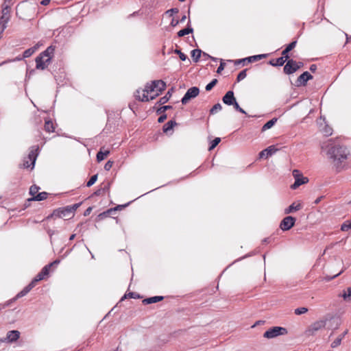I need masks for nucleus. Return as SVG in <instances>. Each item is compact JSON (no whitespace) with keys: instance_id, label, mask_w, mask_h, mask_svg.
I'll use <instances>...</instances> for the list:
<instances>
[{"instance_id":"nucleus-1","label":"nucleus","mask_w":351,"mask_h":351,"mask_svg":"<svg viewBox=\"0 0 351 351\" xmlns=\"http://www.w3.org/2000/svg\"><path fill=\"white\" fill-rule=\"evenodd\" d=\"M327 154L339 171L342 168V164L347 160L349 152L346 147L335 145L329 148Z\"/></svg>"},{"instance_id":"nucleus-2","label":"nucleus","mask_w":351,"mask_h":351,"mask_svg":"<svg viewBox=\"0 0 351 351\" xmlns=\"http://www.w3.org/2000/svg\"><path fill=\"white\" fill-rule=\"evenodd\" d=\"M297 40H293L290 43L286 48L282 51V56L276 58L272 59L269 62V64L273 66H281L284 65V64L289 59V52L291 51L293 49H294L296 46Z\"/></svg>"},{"instance_id":"nucleus-3","label":"nucleus","mask_w":351,"mask_h":351,"mask_svg":"<svg viewBox=\"0 0 351 351\" xmlns=\"http://www.w3.org/2000/svg\"><path fill=\"white\" fill-rule=\"evenodd\" d=\"M8 0H4L2 5L1 16L0 17V29L4 31L7 27V23L10 19V6L6 4Z\"/></svg>"},{"instance_id":"nucleus-4","label":"nucleus","mask_w":351,"mask_h":351,"mask_svg":"<svg viewBox=\"0 0 351 351\" xmlns=\"http://www.w3.org/2000/svg\"><path fill=\"white\" fill-rule=\"evenodd\" d=\"M38 147H32L31 150L28 154L27 159H24L23 164L21 165L20 167L25 169H27L31 167V168L33 169L35 165L36 160L38 156Z\"/></svg>"},{"instance_id":"nucleus-5","label":"nucleus","mask_w":351,"mask_h":351,"mask_svg":"<svg viewBox=\"0 0 351 351\" xmlns=\"http://www.w3.org/2000/svg\"><path fill=\"white\" fill-rule=\"evenodd\" d=\"M286 334H287V328L281 326H274L265 331L263 337L267 339H272Z\"/></svg>"},{"instance_id":"nucleus-6","label":"nucleus","mask_w":351,"mask_h":351,"mask_svg":"<svg viewBox=\"0 0 351 351\" xmlns=\"http://www.w3.org/2000/svg\"><path fill=\"white\" fill-rule=\"evenodd\" d=\"M326 321L327 319H321L313 322L306 330L305 334L308 336L315 335L317 331L326 326Z\"/></svg>"},{"instance_id":"nucleus-7","label":"nucleus","mask_w":351,"mask_h":351,"mask_svg":"<svg viewBox=\"0 0 351 351\" xmlns=\"http://www.w3.org/2000/svg\"><path fill=\"white\" fill-rule=\"evenodd\" d=\"M293 176L295 178V182L291 186L292 189H296L300 185L307 183L308 182V178L304 177L300 173L299 170L294 169L293 171Z\"/></svg>"},{"instance_id":"nucleus-8","label":"nucleus","mask_w":351,"mask_h":351,"mask_svg":"<svg viewBox=\"0 0 351 351\" xmlns=\"http://www.w3.org/2000/svg\"><path fill=\"white\" fill-rule=\"evenodd\" d=\"M199 93V89L196 86H193L189 88L184 95V97L181 99V102L182 104H186L189 100L196 97Z\"/></svg>"},{"instance_id":"nucleus-9","label":"nucleus","mask_w":351,"mask_h":351,"mask_svg":"<svg viewBox=\"0 0 351 351\" xmlns=\"http://www.w3.org/2000/svg\"><path fill=\"white\" fill-rule=\"evenodd\" d=\"M53 216L58 217L59 218L70 219L73 216V215L71 212V210L67 206L66 207L60 208L53 210V213L51 214V217Z\"/></svg>"},{"instance_id":"nucleus-10","label":"nucleus","mask_w":351,"mask_h":351,"mask_svg":"<svg viewBox=\"0 0 351 351\" xmlns=\"http://www.w3.org/2000/svg\"><path fill=\"white\" fill-rule=\"evenodd\" d=\"M296 219L292 216L285 217L280 223V228L283 231L290 230L294 226Z\"/></svg>"},{"instance_id":"nucleus-11","label":"nucleus","mask_w":351,"mask_h":351,"mask_svg":"<svg viewBox=\"0 0 351 351\" xmlns=\"http://www.w3.org/2000/svg\"><path fill=\"white\" fill-rule=\"evenodd\" d=\"M313 79V75H311L308 71H305L302 73L296 80L295 85L296 86H305L306 82Z\"/></svg>"},{"instance_id":"nucleus-12","label":"nucleus","mask_w":351,"mask_h":351,"mask_svg":"<svg viewBox=\"0 0 351 351\" xmlns=\"http://www.w3.org/2000/svg\"><path fill=\"white\" fill-rule=\"evenodd\" d=\"M287 63L283 68V71L287 75H291L297 71V68L295 67V60L293 59L288 60L286 61Z\"/></svg>"},{"instance_id":"nucleus-13","label":"nucleus","mask_w":351,"mask_h":351,"mask_svg":"<svg viewBox=\"0 0 351 351\" xmlns=\"http://www.w3.org/2000/svg\"><path fill=\"white\" fill-rule=\"evenodd\" d=\"M44 56L42 55L40 53L36 58V68L39 70H44L45 69L48 64L50 62H47L46 59H44Z\"/></svg>"},{"instance_id":"nucleus-14","label":"nucleus","mask_w":351,"mask_h":351,"mask_svg":"<svg viewBox=\"0 0 351 351\" xmlns=\"http://www.w3.org/2000/svg\"><path fill=\"white\" fill-rule=\"evenodd\" d=\"M278 149L276 148L274 145H271L267 148L263 149L259 153V157L261 158L265 157L266 158L269 156H272L275 154Z\"/></svg>"},{"instance_id":"nucleus-15","label":"nucleus","mask_w":351,"mask_h":351,"mask_svg":"<svg viewBox=\"0 0 351 351\" xmlns=\"http://www.w3.org/2000/svg\"><path fill=\"white\" fill-rule=\"evenodd\" d=\"M56 47L53 45H50L44 51H43L41 53L43 56H44L46 58L47 62H51L52 58L53 57L54 52H55Z\"/></svg>"},{"instance_id":"nucleus-16","label":"nucleus","mask_w":351,"mask_h":351,"mask_svg":"<svg viewBox=\"0 0 351 351\" xmlns=\"http://www.w3.org/2000/svg\"><path fill=\"white\" fill-rule=\"evenodd\" d=\"M223 102L228 105L231 106L236 101V98L234 97V93L232 90L228 91L225 95L222 98Z\"/></svg>"},{"instance_id":"nucleus-17","label":"nucleus","mask_w":351,"mask_h":351,"mask_svg":"<svg viewBox=\"0 0 351 351\" xmlns=\"http://www.w3.org/2000/svg\"><path fill=\"white\" fill-rule=\"evenodd\" d=\"M153 87H154L155 91L161 93L166 88V83L162 80H154Z\"/></svg>"},{"instance_id":"nucleus-18","label":"nucleus","mask_w":351,"mask_h":351,"mask_svg":"<svg viewBox=\"0 0 351 351\" xmlns=\"http://www.w3.org/2000/svg\"><path fill=\"white\" fill-rule=\"evenodd\" d=\"M20 337V332L18 330H10L8 332L6 335V340L12 343L18 340V339Z\"/></svg>"},{"instance_id":"nucleus-19","label":"nucleus","mask_w":351,"mask_h":351,"mask_svg":"<svg viewBox=\"0 0 351 351\" xmlns=\"http://www.w3.org/2000/svg\"><path fill=\"white\" fill-rule=\"evenodd\" d=\"M35 286L33 285V283L30 282L28 285L24 287L23 290H21L19 293H17V295L14 298V300L26 295Z\"/></svg>"},{"instance_id":"nucleus-20","label":"nucleus","mask_w":351,"mask_h":351,"mask_svg":"<svg viewBox=\"0 0 351 351\" xmlns=\"http://www.w3.org/2000/svg\"><path fill=\"white\" fill-rule=\"evenodd\" d=\"M35 286L33 285V283L30 282L28 285L24 287L23 290H21L19 293H17V295L14 298V300L26 295Z\"/></svg>"},{"instance_id":"nucleus-21","label":"nucleus","mask_w":351,"mask_h":351,"mask_svg":"<svg viewBox=\"0 0 351 351\" xmlns=\"http://www.w3.org/2000/svg\"><path fill=\"white\" fill-rule=\"evenodd\" d=\"M164 299L163 296H154L144 299L142 303L144 305H147L153 303H156L162 301Z\"/></svg>"},{"instance_id":"nucleus-22","label":"nucleus","mask_w":351,"mask_h":351,"mask_svg":"<svg viewBox=\"0 0 351 351\" xmlns=\"http://www.w3.org/2000/svg\"><path fill=\"white\" fill-rule=\"evenodd\" d=\"M60 260L57 259V260H55L54 261H53L52 263L45 265L40 271L41 273L44 275V276H48V274H49V270H50L51 267H53V266H57L60 263Z\"/></svg>"},{"instance_id":"nucleus-23","label":"nucleus","mask_w":351,"mask_h":351,"mask_svg":"<svg viewBox=\"0 0 351 351\" xmlns=\"http://www.w3.org/2000/svg\"><path fill=\"white\" fill-rule=\"evenodd\" d=\"M173 92V88H171V89H169L167 91V93H166V95L165 96L160 98V99L157 104H158L159 105H162V104H166L171 98Z\"/></svg>"},{"instance_id":"nucleus-24","label":"nucleus","mask_w":351,"mask_h":351,"mask_svg":"<svg viewBox=\"0 0 351 351\" xmlns=\"http://www.w3.org/2000/svg\"><path fill=\"white\" fill-rule=\"evenodd\" d=\"M176 125H177V123H176V121L175 120H170V121H169L162 127L163 132L167 134Z\"/></svg>"},{"instance_id":"nucleus-25","label":"nucleus","mask_w":351,"mask_h":351,"mask_svg":"<svg viewBox=\"0 0 351 351\" xmlns=\"http://www.w3.org/2000/svg\"><path fill=\"white\" fill-rule=\"evenodd\" d=\"M302 208L300 204H295V203L291 204L288 208H285V213L289 214L293 212L300 210Z\"/></svg>"},{"instance_id":"nucleus-26","label":"nucleus","mask_w":351,"mask_h":351,"mask_svg":"<svg viewBox=\"0 0 351 351\" xmlns=\"http://www.w3.org/2000/svg\"><path fill=\"white\" fill-rule=\"evenodd\" d=\"M342 297L346 302L351 301V286L343 290V293L339 295Z\"/></svg>"},{"instance_id":"nucleus-27","label":"nucleus","mask_w":351,"mask_h":351,"mask_svg":"<svg viewBox=\"0 0 351 351\" xmlns=\"http://www.w3.org/2000/svg\"><path fill=\"white\" fill-rule=\"evenodd\" d=\"M202 51L199 49H195L191 51V58L195 62H197L202 55Z\"/></svg>"},{"instance_id":"nucleus-28","label":"nucleus","mask_w":351,"mask_h":351,"mask_svg":"<svg viewBox=\"0 0 351 351\" xmlns=\"http://www.w3.org/2000/svg\"><path fill=\"white\" fill-rule=\"evenodd\" d=\"M48 193L47 192H41L37 193L34 197L29 199V201H42L47 199Z\"/></svg>"},{"instance_id":"nucleus-29","label":"nucleus","mask_w":351,"mask_h":351,"mask_svg":"<svg viewBox=\"0 0 351 351\" xmlns=\"http://www.w3.org/2000/svg\"><path fill=\"white\" fill-rule=\"evenodd\" d=\"M134 298V299H140L142 298L143 296H141L139 293L136 292H130L128 293H125L121 299V301L124 300L126 298Z\"/></svg>"},{"instance_id":"nucleus-30","label":"nucleus","mask_w":351,"mask_h":351,"mask_svg":"<svg viewBox=\"0 0 351 351\" xmlns=\"http://www.w3.org/2000/svg\"><path fill=\"white\" fill-rule=\"evenodd\" d=\"M38 47L37 45H35L31 48H29L27 49H26L24 52H23V58H29L32 55H33L36 51L38 49Z\"/></svg>"},{"instance_id":"nucleus-31","label":"nucleus","mask_w":351,"mask_h":351,"mask_svg":"<svg viewBox=\"0 0 351 351\" xmlns=\"http://www.w3.org/2000/svg\"><path fill=\"white\" fill-rule=\"evenodd\" d=\"M193 29L188 24V25L186 28L182 29L178 32V36L179 37H182L185 35L193 33Z\"/></svg>"},{"instance_id":"nucleus-32","label":"nucleus","mask_w":351,"mask_h":351,"mask_svg":"<svg viewBox=\"0 0 351 351\" xmlns=\"http://www.w3.org/2000/svg\"><path fill=\"white\" fill-rule=\"evenodd\" d=\"M277 120H278L277 118H273L272 119H271L269 121H267L262 127L261 131L264 132V131H265V130L272 128L275 125V123H276Z\"/></svg>"},{"instance_id":"nucleus-33","label":"nucleus","mask_w":351,"mask_h":351,"mask_svg":"<svg viewBox=\"0 0 351 351\" xmlns=\"http://www.w3.org/2000/svg\"><path fill=\"white\" fill-rule=\"evenodd\" d=\"M44 128L45 130L48 132H53L55 130L53 123L51 120L45 121Z\"/></svg>"},{"instance_id":"nucleus-34","label":"nucleus","mask_w":351,"mask_h":351,"mask_svg":"<svg viewBox=\"0 0 351 351\" xmlns=\"http://www.w3.org/2000/svg\"><path fill=\"white\" fill-rule=\"evenodd\" d=\"M110 154V151L106 150L103 152L101 149L97 152V160L98 162H101L103 160L108 154Z\"/></svg>"},{"instance_id":"nucleus-35","label":"nucleus","mask_w":351,"mask_h":351,"mask_svg":"<svg viewBox=\"0 0 351 351\" xmlns=\"http://www.w3.org/2000/svg\"><path fill=\"white\" fill-rule=\"evenodd\" d=\"M112 214V210L109 208L107 210L100 213L97 216V217H98L99 220H101V219H104V218H106L107 217H109Z\"/></svg>"},{"instance_id":"nucleus-36","label":"nucleus","mask_w":351,"mask_h":351,"mask_svg":"<svg viewBox=\"0 0 351 351\" xmlns=\"http://www.w3.org/2000/svg\"><path fill=\"white\" fill-rule=\"evenodd\" d=\"M45 276H44V275L41 273V271H40L35 277L31 281L32 283H33V285L34 286H36V283L40 280H42L43 279L45 278Z\"/></svg>"},{"instance_id":"nucleus-37","label":"nucleus","mask_w":351,"mask_h":351,"mask_svg":"<svg viewBox=\"0 0 351 351\" xmlns=\"http://www.w3.org/2000/svg\"><path fill=\"white\" fill-rule=\"evenodd\" d=\"M350 229H351V221L347 220L341 225V230L343 232H346Z\"/></svg>"},{"instance_id":"nucleus-38","label":"nucleus","mask_w":351,"mask_h":351,"mask_svg":"<svg viewBox=\"0 0 351 351\" xmlns=\"http://www.w3.org/2000/svg\"><path fill=\"white\" fill-rule=\"evenodd\" d=\"M222 109V106L219 103L215 104L212 108L210 110V114H214L218 111H220Z\"/></svg>"},{"instance_id":"nucleus-39","label":"nucleus","mask_w":351,"mask_h":351,"mask_svg":"<svg viewBox=\"0 0 351 351\" xmlns=\"http://www.w3.org/2000/svg\"><path fill=\"white\" fill-rule=\"evenodd\" d=\"M153 86L154 85H153L152 82L150 84L147 83L145 85V88L143 90V92L146 93L154 92L155 89H154V87H153Z\"/></svg>"},{"instance_id":"nucleus-40","label":"nucleus","mask_w":351,"mask_h":351,"mask_svg":"<svg viewBox=\"0 0 351 351\" xmlns=\"http://www.w3.org/2000/svg\"><path fill=\"white\" fill-rule=\"evenodd\" d=\"M39 189V186H36V184H34L31 186L29 189V194L32 196V197H34V196H35L38 193Z\"/></svg>"},{"instance_id":"nucleus-41","label":"nucleus","mask_w":351,"mask_h":351,"mask_svg":"<svg viewBox=\"0 0 351 351\" xmlns=\"http://www.w3.org/2000/svg\"><path fill=\"white\" fill-rule=\"evenodd\" d=\"M247 69H245L243 71H241L237 75V82H239L241 80H243V79H245L247 76Z\"/></svg>"},{"instance_id":"nucleus-42","label":"nucleus","mask_w":351,"mask_h":351,"mask_svg":"<svg viewBox=\"0 0 351 351\" xmlns=\"http://www.w3.org/2000/svg\"><path fill=\"white\" fill-rule=\"evenodd\" d=\"M221 141L219 137H216L213 141H211L208 149L210 151L213 149Z\"/></svg>"},{"instance_id":"nucleus-43","label":"nucleus","mask_w":351,"mask_h":351,"mask_svg":"<svg viewBox=\"0 0 351 351\" xmlns=\"http://www.w3.org/2000/svg\"><path fill=\"white\" fill-rule=\"evenodd\" d=\"M218 81L217 79H213L210 83L206 86V90L210 91L217 84Z\"/></svg>"},{"instance_id":"nucleus-44","label":"nucleus","mask_w":351,"mask_h":351,"mask_svg":"<svg viewBox=\"0 0 351 351\" xmlns=\"http://www.w3.org/2000/svg\"><path fill=\"white\" fill-rule=\"evenodd\" d=\"M173 107L171 106H163L156 110V113L158 114H165L166 110L171 109Z\"/></svg>"},{"instance_id":"nucleus-45","label":"nucleus","mask_w":351,"mask_h":351,"mask_svg":"<svg viewBox=\"0 0 351 351\" xmlns=\"http://www.w3.org/2000/svg\"><path fill=\"white\" fill-rule=\"evenodd\" d=\"M308 311V308L306 307H300L295 309V314L297 315H300L304 313H306Z\"/></svg>"},{"instance_id":"nucleus-46","label":"nucleus","mask_w":351,"mask_h":351,"mask_svg":"<svg viewBox=\"0 0 351 351\" xmlns=\"http://www.w3.org/2000/svg\"><path fill=\"white\" fill-rule=\"evenodd\" d=\"M97 180V174L91 176L90 180L86 183V186L90 187L93 185Z\"/></svg>"},{"instance_id":"nucleus-47","label":"nucleus","mask_w":351,"mask_h":351,"mask_svg":"<svg viewBox=\"0 0 351 351\" xmlns=\"http://www.w3.org/2000/svg\"><path fill=\"white\" fill-rule=\"evenodd\" d=\"M231 106H233L234 108L237 111H238V112H241V113H242V114H247V113H246V112H245L243 108H241L239 106V104L237 103V100H236V101L234 102V104H232Z\"/></svg>"},{"instance_id":"nucleus-48","label":"nucleus","mask_w":351,"mask_h":351,"mask_svg":"<svg viewBox=\"0 0 351 351\" xmlns=\"http://www.w3.org/2000/svg\"><path fill=\"white\" fill-rule=\"evenodd\" d=\"M136 99L141 101H149V98L147 96V93H144L143 94V96L141 97V95H136Z\"/></svg>"},{"instance_id":"nucleus-49","label":"nucleus","mask_w":351,"mask_h":351,"mask_svg":"<svg viewBox=\"0 0 351 351\" xmlns=\"http://www.w3.org/2000/svg\"><path fill=\"white\" fill-rule=\"evenodd\" d=\"M174 53L178 54L181 60L185 61L187 58V56L183 53L180 49H175Z\"/></svg>"},{"instance_id":"nucleus-50","label":"nucleus","mask_w":351,"mask_h":351,"mask_svg":"<svg viewBox=\"0 0 351 351\" xmlns=\"http://www.w3.org/2000/svg\"><path fill=\"white\" fill-rule=\"evenodd\" d=\"M130 202H128L125 204H122V205H118L114 208H111L110 209L112 210V213L115 212V211H117V210H123V208H125V207H127L129 204H130Z\"/></svg>"},{"instance_id":"nucleus-51","label":"nucleus","mask_w":351,"mask_h":351,"mask_svg":"<svg viewBox=\"0 0 351 351\" xmlns=\"http://www.w3.org/2000/svg\"><path fill=\"white\" fill-rule=\"evenodd\" d=\"M341 339L339 337L332 342L331 348H335L339 346L341 343Z\"/></svg>"},{"instance_id":"nucleus-52","label":"nucleus","mask_w":351,"mask_h":351,"mask_svg":"<svg viewBox=\"0 0 351 351\" xmlns=\"http://www.w3.org/2000/svg\"><path fill=\"white\" fill-rule=\"evenodd\" d=\"M81 204L82 202H80L68 206L71 210L73 215H74V212L81 206Z\"/></svg>"},{"instance_id":"nucleus-53","label":"nucleus","mask_w":351,"mask_h":351,"mask_svg":"<svg viewBox=\"0 0 351 351\" xmlns=\"http://www.w3.org/2000/svg\"><path fill=\"white\" fill-rule=\"evenodd\" d=\"M245 60H247V63L258 61L256 55L245 58Z\"/></svg>"},{"instance_id":"nucleus-54","label":"nucleus","mask_w":351,"mask_h":351,"mask_svg":"<svg viewBox=\"0 0 351 351\" xmlns=\"http://www.w3.org/2000/svg\"><path fill=\"white\" fill-rule=\"evenodd\" d=\"M226 64L223 62V60H221L220 64L217 68V73H221V71L224 69Z\"/></svg>"},{"instance_id":"nucleus-55","label":"nucleus","mask_w":351,"mask_h":351,"mask_svg":"<svg viewBox=\"0 0 351 351\" xmlns=\"http://www.w3.org/2000/svg\"><path fill=\"white\" fill-rule=\"evenodd\" d=\"M113 161H111V160H108L106 164H105V166H104V169L106 171H109L112 165H113Z\"/></svg>"},{"instance_id":"nucleus-56","label":"nucleus","mask_w":351,"mask_h":351,"mask_svg":"<svg viewBox=\"0 0 351 351\" xmlns=\"http://www.w3.org/2000/svg\"><path fill=\"white\" fill-rule=\"evenodd\" d=\"M167 114H161L160 116L158 119V123H163L167 119Z\"/></svg>"},{"instance_id":"nucleus-57","label":"nucleus","mask_w":351,"mask_h":351,"mask_svg":"<svg viewBox=\"0 0 351 351\" xmlns=\"http://www.w3.org/2000/svg\"><path fill=\"white\" fill-rule=\"evenodd\" d=\"M104 193V189H102L101 188H99L93 193V195L99 196V195H102Z\"/></svg>"},{"instance_id":"nucleus-58","label":"nucleus","mask_w":351,"mask_h":351,"mask_svg":"<svg viewBox=\"0 0 351 351\" xmlns=\"http://www.w3.org/2000/svg\"><path fill=\"white\" fill-rule=\"evenodd\" d=\"M243 64V65L245 64L247 62V60H245V58H243V59H239V60H236L234 61V64L235 65H238L239 64Z\"/></svg>"},{"instance_id":"nucleus-59","label":"nucleus","mask_w":351,"mask_h":351,"mask_svg":"<svg viewBox=\"0 0 351 351\" xmlns=\"http://www.w3.org/2000/svg\"><path fill=\"white\" fill-rule=\"evenodd\" d=\"M324 133L326 136H330L332 134V128L329 127H326L324 130Z\"/></svg>"},{"instance_id":"nucleus-60","label":"nucleus","mask_w":351,"mask_h":351,"mask_svg":"<svg viewBox=\"0 0 351 351\" xmlns=\"http://www.w3.org/2000/svg\"><path fill=\"white\" fill-rule=\"evenodd\" d=\"M295 67L297 68V71L300 69L301 67L304 66L303 62H297L295 60Z\"/></svg>"},{"instance_id":"nucleus-61","label":"nucleus","mask_w":351,"mask_h":351,"mask_svg":"<svg viewBox=\"0 0 351 351\" xmlns=\"http://www.w3.org/2000/svg\"><path fill=\"white\" fill-rule=\"evenodd\" d=\"M180 21L178 20H176L175 19H172L170 25L172 27H176L179 24Z\"/></svg>"},{"instance_id":"nucleus-62","label":"nucleus","mask_w":351,"mask_h":351,"mask_svg":"<svg viewBox=\"0 0 351 351\" xmlns=\"http://www.w3.org/2000/svg\"><path fill=\"white\" fill-rule=\"evenodd\" d=\"M93 210V207L90 206L88 207L84 213V216H88L90 214L91 211Z\"/></svg>"},{"instance_id":"nucleus-63","label":"nucleus","mask_w":351,"mask_h":351,"mask_svg":"<svg viewBox=\"0 0 351 351\" xmlns=\"http://www.w3.org/2000/svg\"><path fill=\"white\" fill-rule=\"evenodd\" d=\"M102 189H104V193L106 191H108L110 189V183H106L103 187H101Z\"/></svg>"},{"instance_id":"nucleus-64","label":"nucleus","mask_w":351,"mask_h":351,"mask_svg":"<svg viewBox=\"0 0 351 351\" xmlns=\"http://www.w3.org/2000/svg\"><path fill=\"white\" fill-rule=\"evenodd\" d=\"M310 71L313 73L315 72L317 70V65L316 64H311L309 68Z\"/></svg>"}]
</instances>
